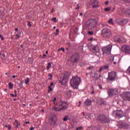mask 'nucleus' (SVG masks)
<instances>
[{"label": "nucleus", "instance_id": "nucleus-1", "mask_svg": "<svg viewBox=\"0 0 130 130\" xmlns=\"http://www.w3.org/2000/svg\"><path fill=\"white\" fill-rule=\"evenodd\" d=\"M82 80L80 77L76 76L73 77L70 80V85L73 89H78Z\"/></svg>", "mask_w": 130, "mask_h": 130}, {"label": "nucleus", "instance_id": "nucleus-2", "mask_svg": "<svg viewBox=\"0 0 130 130\" xmlns=\"http://www.w3.org/2000/svg\"><path fill=\"white\" fill-rule=\"evenodd\" d=\"M98 20L94 18L91 19L86 22L85 28L87 30L91 29L92 28H95L98 24Z\"/></svg>", "mask_w": 130, "mask_h": 130}, {"label": "nucleus", "instance_id": "nucleus-3", "mask_svg": "<svg viewBox=\"0 0 130 130\" xmlns=\"http://www.w3.org/2000/svg\"><path fill=\"white\" fill-rule=\"evenodd\" d=\"M68 105L67 102H60L58 105H55L53 109L55 111H60L62 110H66L68 108Z\"/></svg>", "mask_w": 130, "mask_h": 130}, {"label": "nucleus", "instance_id": "nucleus-4", "mask_svg": "<svg viewBox=\"0 0 130 130\" xmlns=\"http://www.w3.org/2000/svg\"><path fill=\"white\" fill-rule=\"evenodd\" d=\"M117 76V73L115 72H111L108 74V81H114Z\"/></svg>", "mask_w": 130, "mask_h": 130}, {"label": "nucleus", "instance_id": "nucleus-5", "mask_svg": "<svg viewBox=\"0 0 130 130\" xmlns=\"http://www.w3.org/2000/svg\"><path fill=\"white\" fill-rule=\"evenodd\" d=\"M112 48V45L110 44L105 47H103L102 49L104 54H107L108 55L111 53V51Z\"/></svg>", "mask_w": 130, "mask_h": 130}, {"label": "nucleus", "instance_id": "nucleus-6", "mask_svg": "<svg viewBox=\"0 0 130 130\" xmlns=\"http://www.w3.org/2000/svg\"><path fill=\"white\" fill-rule=\"evenodd\" d=\"M80 59V55L79 54L76 53L73 54L70 60L73 63H77Z\"/></svg>", "mask_w": 130, "mask_h": 130}, {"label": "nucleus", "instance_id": "nucleus-7", "mask_svg": "<svg viewBox=\"0 0 130 130\" xmlns=\"http://www.w3.org/2000/svg\"><path fill=\"white\" fill-rule=\"evenodd\" d=\"M102 35L104 38H108L112 35L111 31L108 28H105L103 30Z\"/></svg>", "mask_w": 130, "mask_h": 130}, {"label": "nucleus", "instance_id": "nucleus-8", "mask_svg": "<svg viewBox=\"0 0 130 130\" xmlns=\"http://www.w3.org/2000/svg\"><path fill=\"white\" fill-rule=\"evenodd\" d=\"M114 40L115 42H117V43H125L126 42V40L122 37H115Z\"/></svg>", "mask_w": 130, "mask_h": 130}, {"label": "nucleus", "instance_id": "nucleus-9", "mask_svg": "<svg viewBox=\"0 0 130 130\" xmlns=\"http://www.w3.org/2000/svg\"><path fill=\"white\" fill-rule=\"evenodd\" d=\"M90 6L93 9L99 7V2L97 0H91L89 2Z\"/></svg>", "mask_w": 130, "mask_h": 130}, {"label": "nucleus", "instance_id": "nucleus-10", "mask_svg": "<svg viewBox=\"0 0 130 130\" xmlns=\"http://www.w3.org/2000/svg\"><path fill=\"white\" fill-rule=\"evenodd\" d=\"M90 50L94 54H96L99 52L100 48L98 45L92 46L91 47Z\"/></svg>", "mask_w": 130, "mask_h": 130}, {"label": "nucleus", "instance_id": "nucleus-11", "mask_svg": "<svg viewBox=\"0 0 130 130\" xmlns=\"http://www.w3.org/2000/svg\"><path fill=\"white\" fill-rule=\"evenodd\" d=\"M49 122L51 125H54L56 123V119L54 116H49Z\"/></svg>", "mask_w": 130, "mask_h": 130}, {"label": "nucleus", "instance_id": "nucleus-12", "mask_svg": "<svg viewBox=\"0 0 130 130\" xmlns=\"http://www.w3.org/2000/svg\"><path fill=\"white\" fill-rule=\"evenodd\" d=\"M122 51L124 53L130 54V46L127 45H123L121 47Z\"/></svg>", "mask_w": 130, "mask_h": 130}, {"label": "nucleus", "instance_id": "nucleus-13", "mask_svg": "<svg viewBox=\"0 0 130 130\" xmlns=\"http://www.w3.org/2000/svg\"><path fill=\"white\" fill-rule=\"evenodd\" d=\"M98 119L99 120L101 121L102 123H106L108 121L107 120V118H106L105 115H100L98 116Z\"/></svg>", "mask_w": 130, "mask_h": 130}, {"label": "nucleus", "instance_id": "nucleus-14", "mask_svg": "<svg viewBox=\"0 0 130 130\" xmlns=\"http://www.w3.org/2000/svg\"><path fill=\"white\" fill-rule=\"evenodd\" d=\"M117 92L118 90L117 89H110L108 90V94H109V96H113V95L117 94Z\"/></svg>", "mask_w": 130, "mask_h": 130}, {"label": "nucleus", "instance_id": "nucleus-15", "mask_svg": "<svg viewBox=\"0 0 130 130\" xmlns=\"http://www.w3.org/2000/svg\"><path fill=\"white\" fill-rule=\"evenodd\" d=\"M118 24L120 25H124L128 22V20L125 19H119L117 21Z\"/></svg>", "mask_w": 130, "mask_h": 130}, {"label": "nucleus", "instance_id": "nucleus-16", "mask_svg": "<svg viewBox=\"0 0 130 130\" xmlns=\"http://www.w3.org/2000/svg\"><path fill=\"white\" fill-rule=\"evenodd\" d=\"M114 114H115L117 117H122L123 115V112L122 110H116L113 112Z\"/></svg>", "mask_w": 130, "mask_h": 130}, {"label": "nucleus", "instance_id": "nucleus-17", "mask_svg": "<svg viewBox=\"0 0 130 130\" xmlns=\"http://www.w3.org/2000/svg\"><path fill=\"white\" fill-rule=\"evenodd\" d=\"M67 81H68V79L65 77H63V78H61L60 79V83L62 85H66L67 83Z\"/></svg>", "mask_w": 130, "mask_h": 130}, {"label": "nucleus", "instance_id": "nucleus-18", "mask_svg": "<svg viewBox=\"0 0 130 130\" xmlns=\"http://www.w3.org/2000/svg\"><path fill=\"white\" fill-rule=\"evenodd\" d=\"M84 105L86 107L91 106V101L89 99L86 100L84 102Z\"/></svg>", "mask_w": 130, "mask_h": 130}, {"label": "nucleus", "instance_id": "nucleus-19", "mask_svg": "<svg viewBox=\"0 0 130 130\" xmlns=\"http://www.w3.org/2000/svg\"><path fill=\"white\" fill-rule=\"evenodd\" d=\"M129 127L128 124H126V123H122L121 124V128L123 129H127Z\"/></svg>", "mask_w": 130, "mask_h": 130}, {"label": "nucleus", "instance_id": "nucleus-20", "mask_svg": "<svg viewBox=\"0 0 130 130\" xmlns=\"http://www.w3.org/2000/svg\"><path fill=\"white\" fill-rule=\"evenodd\" d=\"M14 125H15L16 128H18V126L20 125V123L18 122V120H15V121L14 123Z\"/></svg>", "mask_w": 130, "mask_h": 130}, {"label": "nucleus", "instance_id": "nucleus-21", "mask_svg": "<svg viewBox=\"0 0 130 130\" xmlns=\"http://www.w3.org/2000/svg\"><path fill=\"white\" fill-rule=\"evenodd\" d=\"M123 13H124V11L123 10V9H119L117 12V14L118 15H121Z\"/></svg>", "mask_w": 130, "mask_h": 130}, {"label": "nucleus", "instance_id": "nucleus-22", "mask_svg": "<svg viewBox=\"0 0 130 130\" xmlns=\"http://www.w3.org/2000/svg\"><path fill=\"white\" fill-rule=\"evenodd\" d=\"M126 99L128 101H130V92H127L126 93Z\"/></svg>", "mask_w": 130, "mask_h": 130}, {"label": "nucleus", "instance_id": "nucleus-23", "mask_svg": "<svg viewBox=\"0 0 130 130\" xmlns=\"http://www.w3.org/2000/svg\"><path fill=\"white\" fill-rule=\"evenodd\" d=\"M52 67V64L51 62H48V66H47V70H49L50 68Z\"/></svg>", "mask_w": 130, "mask_h": 130}, {"label": "nucleus", "instance_id": "nucleus-24", "mask_svg": "<svg viewBox=\"0 0 130 130\" xmlns=\"http://www.w3.org/2000/svg\"><path fill=\"white\" fill-rule=\"evenodd\" d=\"M108 22H109V24H111L112 25L114 24L113 20L112 19H110Z\"/></svg>", "mask_w": 130, "mask_h": 130}, {"label": "nucleus", "instance_id": "nucleus-25", "mask_svg": "<svg viewBox=\"0 0 130 130\" xmlns=\"http://www.w3.org/2000/svg\"><path fill=\"white\" fill-rule=\"evenodd\" d=\"M9 87L10 89L13 88V84L11 82L9 83Z\"/></svg>", "mask_w": 130, "mask_h": 130}, {"label": "nucleus", "instance_id": "nucleus-26", "mask_svg": "<svg viewBox=\"0 0 130 130\" xmlns=\"http://www.w3.org/2000/svg\"><path fill=\"white\" fill-rule=\"evenodd\" d=\"M29 82H30V79L29 78H27L26 80L25 81V83L26 84H28Z\"/></svg>", "mask_w": 130, "mask_h": 130}, {"label": "nucleus", "instance_id": "nucleus-27", "mask_svg": "<svg viewBox=\"0 0 130 130\" xmlns=\"http://www.w3.org/2000/svg\"><path fill=\"white\" fill-rule=\"evenodd\" d=\"M90 117V116L89 115V114H87L86 115H85V118L87 119H89Z\"/></svg>", "mask_w": 130, "mask_h": 130}, {"label": "nucleus", "instance_id": "nucleus-28", "mask_svg": "<svg viewBox=\"0 0 130 130\" xmlns=\"http://www.w3.org/2000/svg\"><path fill=\"white\" fill-rule=\"evenodd\" d=\"M126 14L129 16H130V9L127 10L126 11Z\"/></svg>", "mask_w": 130, "mask_h": 130}, {"label": "nucleus", "instance_id": "nucleus-29", "mask_svg": "<svg viewBox=\"0 0 130 130\" xmlns=\"http://www.w3.org/2000/svg\"><path fill=\"white\" fill-rule=\"evenodd\" d=\"M104 70H107L109 69V66L108 65H105V66H103Z\"/></svg>", "mask_w": 130, "mask_h": 130}, {"label": "nucleus", "instance_id": "nucleus-30", "mask_svg": "<svg viewBox=\"0 0 130 130\" xmlns=\"http://www.w3.org/2000/svg\"><path fill=\"white\" fill-rule=\"evenodd\" d=\"M111 10L110 8H106L105 9V11L106 12H109Z\"/></svg>", "mask_w": 130, "mask_h": 130}, {"label": "nucleus", "instance_id": "nucleus-31", "mask_svg": "<svg viewBox=\"0 0 130 130\" xmlns=\"http://www.w3.org/2000/svg\"><path fill=\"white\" fill-rule=\"evenodd\" d=\"M103 70H104L103 67H100V68L99 70V73H101Z\"/></svg>", "mask_w": 130, "mask_h": 130}, {"label": "nucleus", "instance_id": "nucleus-32", "mask_svg": "<svg viewBox=\"0 0 130 130\" xmlns=\"http://www.w3.org/2000/svg\"><path fill=\"white\" fill-rule=\"evenodd\" d=\"M126 72L127 74H128L129 75H130V66L128 68V69L126 70Z\"/></svg>", "mask_w": 130, "mask_h": 130}, {"label": "nucleus", "instance_id": "nucleus-33", "mask_svg": "<svg viewBox=\"0 0 130 130\" xmlns=\"http://www.w3.org/2000/svg\"><path fill=\"white\" fill-rule=\"evenodd\" d=\"M83 126H80V127H77V128H76V130H82V129H83Z\"/></svg>", "mask_w": 130, "mask_h": 130}, {"label": "nucleus", "instance_id": "nucleus-34", "mask_svg": "<svg viewBox=\"0 0 130 130\" xmlns=\"http://www.w3.org/2000/svg\"><path fill=\"white\" fill-rule=\"evenodd\" d=\"M93 68V66H90L89 67L87 68V70H91V69H92Z\"/></svg>", "mask_w": 130, "mask_h": 130}, {"label": "nucleus", "instance_id": "nucleus-35", "mask_svg": "<svg viewBox=\"0 0 130 130\" xmlns=\"http://www.w3.org/2000/svg\"><path fill=\"white\" fill-rule=\"evenodd\" d=\"M59 32V30L58 29H56V33L55 34V35H58Z\"/></svg>", "mask_w": 130, "mask_h": 130}, {"label": "nucleus", "instance_id": "nucleus-36", "mask_svg": "<svg viewBox=\"0 0 130 130\" xmlns=\"http://www.w3.org/2000/svg\"><path fill=\"white\" fill-rule=\"evenodd\" d=\"M10 96H11V97H17L16 95L14 94L13 93H10Z\"/></svg>", "mask_w": 130, "mask_h": 130}, {"label": "nucleus", "instance_id": "nucleus-37", "mask_svg": "<svg viewBox=\"0 0 130 130\" xmlns=\"http://www.w3.org/2000/svg\"><path fill=\"white\" fill-rule=\"evenodd\" d=\"M48 88H49V90H48V91L49 92H50V91H52V90H53V89H52V87L51 86H49V87H48Z\"/></svg>", "mask_w": 130, "mask_h": 130}, {"label": "nucleus", "instance_id": "nucleus-38", "mask_svg": "<svg viewBox=\"0 0 130 130\" xmlns=\"http://www.w3.org/2000/svg\"><path fill=\"white\" fill-rule=\"evenodd\" d=\"M60 50L62 51L63 52H65V49L63 48H61L60 49H59V51Z\"/></svg>", "mask_w": 130, "mask_h": 130}, {"label": "nucleus", "instance_id": "nucleus-39", "mask_svg": "<svg viewBox=\"0 0 130 130\" xmlns=\"http://www.w3.org/2000/svg\"><path fill=\"white\" fill-rule=\"evenodd\" d=\"M27 25H28L29 27L32 26V25H31V23H30L29 21H28V22H27Z\"/></svg>", "mask_w": 130, "mask_h": 130}, {"label": "nucleus", "instance_id": "nucleus-40", "mask_svg": "<svg viewBox=\"0 0 130 130\" xmlns=\"http://www.w3.org/2000/svg\"><path fill=\"white\" fill-rule=\"evenodd\" d=\"M49 76L50 77V78H49V80H51L53 77L52 75L51 74H49Z\"/></svg>", "mask_w": 130, "mask_h": 130}, {"label": "nucleus", "instance_id": "nucleus-41", "mask_svg": "<svg viewBox=\"0 0 130 130\" xmlns=\"http://www.w3.org/2000/svg\"><path fill=\"white\" fill-rule=\"evenodd\" d=\"M63 120L64 121H67L68 120V118L67 117H64L63 118Z\"/></svg>", "mask_w": 130, "mask_h": 130}, {"label": "nucleus", "instance_id": "nucleus-42", "mask_svg": "<svg viewBox=\"0 0 130 130\" xmlns=\"http://www.w3.org/2000/svg\"><path fill=\"white\" fill-rule=\"evenodd\" d=\"M0 38L2 39V41H4V39H5V38H3V36H2V35H0Z\"/></svg>", "mask_w": 130, "mask_h": 130}, {"label": "nucleus", "instance_id": "nucleus-43", "mask_svg": "<svg viewBox=\"0 0 130 130\" xmlns=\"http://www.w3.org/2000/svg\"><path fill=\"white\" fill-rule=\"evenodd\" d=\"M15 37H16V39H18V38H20V35H18V34H16V35H15Z\"/></svg>", "mask_w": 130, "mask_h": 130}, {"label": "nucleus", "instance_id": "nucleus-44", "mask_svg": "<svg viewBox=\"0 0 130 130\" xmlns=\"http://www.w3.org/2000/svg\"><path fill=\"white\" fill-rule=\"evenodd\" d=\"M52 20L55 22H57V20H56V18H53Z\"/></svg>", "mask_w": 130, "mask_h": 130}, {"label": "nucleus", "instance_id": "nucleus-45", "mask_svg": "<svg viewBox=\"0 0 130 130\" xmlns=\"http://www.w3.org/2000/svg\"><path fill=\"white\" fill-rule=\"evenodd\" d=\"M19 86H20V87H22L23 86V83L22 82H20L19 84Z\"/></svg>", "mask_w": 130, "mask_h": 130}, {"label": "nucleus", "instance_id": "nucleus-46", "mask_svg": "<svg viewBox=\"0 0 130 130\" xmlns=\"http://www.w3.org/2000/svg\"><path fill=\"white\" fill-rule=\"evenodd\" d=\"M76 9L79 10V4H78L77 5V7H76Z\"/></svg>", "mask_w": 130, "mask_h": 130}, {"label": "nucleus", "instance_id": "nucleus-47", "mask_svg": "<svg viewBox=\"0 0 130 130\" xmlns=\"http://www.w3.org/2000/svg\"><path fill=\"white\" fill-rule=\"evenodd\" d=\"M90 76L92 77V78H94V76L93 75V73H91L90 74Z\"/></svg>", "mask_w": 130, "mask_h": 130}, {"label": "nucleus", "instance_id": "nucleus-48", "mask_svg": "<svg viewBox=\"0 0 130 130\" xmlns=\"http://www.w3.org/2000/svg\"><path fill=\"white\" fill-rule=\"evenodd\" d=\"M14 92L15 95H16V96H17V90H14Z\"/></svg>", "mask_w": 130, "mask_h": 130}, {"label": "nucleus", "instance_id": "nucleus-49", "mask_svg": "<svg viewBox=\"0 0 130 130\" xmlns=\"http://www.w3.org/2000/svg\"><path fill=\"white\" fill-rule=\"evenodd\" d=\"M93 33V31H89V32H88V34H89V35H92Z\"/></svg>", "mask_w": 130, "mask_h": 130}, {"label": "nucleus", "instance_id": "nucleus-50", "mask_svg": "<svg viewBox=\"0 0 130 130\" xmlns=\"http://www.w3.org/2000/svg\"><path fill=\"white\" fill-rule=\"evenodd\" d=\"M56 101V98L55 97L54 100H52L51 102H55Z\"/></svg>", "mask_w": 130, "mask_h": 130}, {"label": "nucleus", "instance_id": "nucleus-51", "mask_svg": "<svg viewBox=\"0 0 130 130\" xmlns=\"http://www.w3.org/2000/svg\"><path fill=\"white\" fill-rule=\"evenodd\" d=\"M11 128H12V127H11V125H9L8 126V129H9V130H10V129H11Z\"/></svg>", "mask_w": 130, "mask_h": 130}, {"label": "nucleus", "instance_id": "nucleus-52", "mask_svg": "<svg viewBox=\"0 0 130 130\" xmlns=\"http://www.w3.org/2000/svg\"><path fill=\"white\" fill-rule=\"evenodd\" d=\"M93 74L94 75V77H96L98 76V75H97V74L96 73H93Z\"/></svg>", "mask_w": 130, "mask_h": 130}, {"label": "nucleus", "instance_id": "nucleus-53", "mask_svg": "<svg viewBox=\"0 0 130 130\" xmlns=\"http://www.w3.org/2000/svg\"><path fill=\"white\" fill-rule=\"evenodd\" d=\"M109 1H107V2H105V4H106V6H107L109 4Z\"/></svg>", "mask_w": 130, "mask_h": 130}, {"label": "nucleus", "instance_id": "nucleus-54", "mask_svg": "<svg viewBox=\"0 0 130 130\" xmlns=\"http://www.w3.org/2000/svg\"><path fill=\"white\" fill-rule=\"evenodd\" d=\"M54 84V83L53 82H52L50 85V86H52Z\"/></svg>", "mask_w": 130, "mask_h": 130}, {"label": "nucleus", "instance_id": "nucleus-55", "mask_svg": "<svg viewBox=\"0 0 130 130\" xmlns=\"http://www.w3.org/2000/svg\"><path fill=\"white\" fill-rule=\"evenodd\" d=\"M99 87L100 89H102V86L101 85H99Z\"/></svg>", "mask_w": 130, "mask_h": 130}, {"label": "nucleus", "instance_id": "nucleus-56", "mask_svg": "<svg viewBox=\"0 0 130 130\" xmlns=\"http://www.w3.org/2000/svg\"><path fill=\"white\" fill-rule=\"evenodd\" d=\"M29 130H34V127H31Z\"/></svg>", "mask_w": 130, "mask_h": 130}, {"label": "nucleus", "instance_id": "nucleus-57", "mask_svg": "<svg viewBox=\"0 0 130 130\" xmlns=\"http://www.w3.org/2000/svg\"><path fill=\"white\" fill-rule=\"evenodd\" d=\"M45 57H46V54H44L43 58H44Z\"/></svg>", "mask_w": 130, "mask_h": 130}, {"label": "nucleus", "instance_id": "nucleus-58", "mask_svg": "<svg viewBox=\"0 0 130 130\" xmlns=\"http://www.w3.org/2000/svg\"><path fill=\"white\" fill-rule=\"evenodd\" d=\"M17 77V76H12V78H15Z\"/></svg>", "mask_w": 130, "mask_h": 130}, {"label": "nucleus", "instance_id": "nucleus-59", "mask_svg": "<svg viewBox=\"0 0 130 130\" xmlns=\"http://www.w3.org/2000/svg\"><path fill=\"white\" fill-rule=\"evenodd\" d=\"M53 12H54V9L52 8V10H51V13H53Z\"/></svg>", "mask_w": 130, "mask_h": 130}, {"label": "nucleus", "instance_id": "nucleus-60", "mask_svg": "<svg viewBox=\"0 0 130 130\" xmlns=\"http://www.w3.org/2000/svg\"><path fill=\"white\" fill-rule=\"evenodd\" d=\"M92 40V38H90L89 40V41H91Z\"/></svg>", "mask_w": 130, "mask_h": 130}, {"label": "nucleus", "instance_id": "nucleus-61", "mask_svg": "<svg viewBox=\"0 0 130 130\" xmlns=\"http://www.w3.org/2000/svg\"><path fill=\"white\" fill-rule=\"evenodd\" d=\"M15 31H17L18 30V28H15Z\"/></svg>", "mask_w": 130, "mask_h": 130}, {"label": "nucleus", "instance_id": "nucleus-62", "mask_svg": "<svg viewBox=\"0 0 130 130\" xmlns=\"http://www.w3.org/2000/svg\"><path fill=\"white\" fill-rule=\"evenodd\" d=\"M29 123V122H25L26 124H28Z\"/></svg>", "mask_w": 130, "mask_h": 130}, {"label": "nucleus", "instance_id": "nucleus-63", "mask_svg": "<svg viewBox=\"0 0 130 130\" xmlns=\"http://www.w3.org/2000/svg\"><path fill=\"white\" fill-rule=\"evenodd\" d=\"M5 127H8V125H5Z\"/></svg>", "mask_w": 130, "mask_h": 130}, {"label": "nucleus", "instance_id": "nucleus-64", "mask_svg": "<svg viewBox=\"0 0 130 130\" xmlns=\"http://www.w3.org/2000/svg\"><path fill=\"white\" fill-rule=\"evenodd\" d=\"M91 94H94V91H92L91 92Z\"/></svg>", "mask_w": 130, "mask_h": 130}]
</instances>
